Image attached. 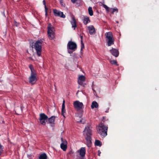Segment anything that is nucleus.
<instances>
[{
	"label": "nucleus",
	"instance_id": "1",
	"mask_svg": "<svg viewBox=\"0 0 159 159\" xmlns=\"http://www.w3.org/2000/svg\"><path fill=\"white\" fill-rule=\"evenodd\" d=\"M107 129L108 127L104 125L103 120L97 126L98 133L103 137H105L107 135Z\"/></svg>",
	"mask_w": 159,
	"mask_h": 159
},
{
	"label": "nucleus",
	"instance_id": "2",
	"mask_svg": "<svg viewBox=\"0 0 159 159\" xmlns=\"http://www.w3.org/2000/svg\"><path fill=\"white\" fill-rule=\"evenodd\" d=\"M29 68L31 71L30 75L29 78V82L31 84L34 85L35 84L37 81V74L32 65L30 64Z\"/></svg>",
	"mask_w": 159,
	"mask_h": 159
},
{
	"label": "nucleus",
	"instance_id": "3",
	"mask_svg": "<svg viewBox=\"0 0 159 159\" xmlns=\"http://www.w3.org/2000/svg\"><path fill=\"white\" fill-rule=\"evenodd\" d=\"M43 42L41 40L37 41L33 45L32 47L35 50L36 53L38 57L41 55L42 52V46Z\"/></svg>",
	"mask_w": 159,
	"mask_h": 159
},
{
	"label": "nucleus",
	"instance_id": "4",
	"mask_svg": "<svg viewBox=\"0 0 159 159\" xmlns=\"http://www.w3.org/2000/svg\"><path fill=\"white\" fill-rule=\"evenodd\" d=\"M106 39L107 41V44L108 46H110L114 44V39L112 33L109 32L105 33Z\"/></svg>",
	"mask_w": 159,
	"mask_h": 159
},
{
	"label": "nucleus",
	"instance_id": "5",
	"mask_svg": "<svg viewBox=\"0 0 159 159\" xmlns=\"http://www.w3.org/2000/svg\"><path fill=\"white\" fill-rule=\"evenodd\" d=\"M54 28L50 24H49L48 27V34L49 38L50 39H53L54 37Z\"/></svg>",
	"mask_w": 159,
	"mask_h": 159
},
{
	"label": "nucleus",
	"instance_id": "6",
	"mask_svg": "<svg viewBox=\"0 0 159 159\" xmlns=\"http://www.w3.org/2000/svg\"><path fill=\"white\" fill-rule=\"evenodd\" d=\"M77 48V46L75 43L71 41H69L67 45V48L73 51H75Z\"/></svg>",
	"mask_w": 159,
	"mask_h": 159
},
{
	"label": "nucleus",
	"instance_id": "7",
	"mask_svg": "<svg viewBox=\"0 0 159 159\" xmlns=\"http://www.w3.org/2000/svg\"><path fill=\"white\" fill-rule=\"evenodd\" d=\"M73 105L75 108L77 110H81L84 107L83 103L80 102L79 101L74 102Z\"/></svg>",
	"mask_w": 159,
	"mask_h": 159
},
{
	"label": "nucleus",
	"instance_id": "8",
	"mask_svg": "<svg viewBox=\"0 0 159 159\" xmlns=\"http://www.w3.org/2000/svg\"><path fill=\"white\" fill-rule=\"evenodd\" d=\"M92 127L90 126L85 127L84 131V136H91L92 135Z\"/></svg>",
	"mask_w": 159,
	"mask_h": 159
},
{
	"label": "nucleus",
	"instance_id": "9",
	"mask_svg": "<svg viewBox=\"0 0 159 159\" xmlns=\"http://www.w3.org/2000/svg\"><path fill=\"white\" fill-rule=\"evenodd\" d=\"M61 142L60 144L61 148L63 151H66L67 148V141L62 138H61Z\"/></svg>",
	"mask_w": 159,
	"mask_h": 159
},
{
	"label": "nucleus",
	"instance_id": "10",
	"mask_svg": "<svg viewBox=\"0 0 159 159\" xmlns=\"http://www.w3.org/2000/svg\"><path fill=\"white\" fill-rule=\"evenodd\" d=\"M57 116H52L49 118H48V116L43 113H41L39 114V119H55L57 118Z\"/></svg>",
	"mask_w": 159,
	"mask_h": 159
},
{
	"label": "nucleus",
	"instance_id": "11",
	"mask_svg": "<svg viewBox=\"0 0 159 159\" xmlns=\"http://www.w3.org/2000/svg\"><path fill=\"white\" fill-rule=\"evenodd\" d=\"M53 12L56 16H58L63 18H65L66 16L63 14V12L58 11L56 9H53Z\"/></svg>",
	"mask_w": 159,
	"mask_h": 159
},
{
	"label": "nucleus",
	"instance_id": "12",
	"mask_svg": "<svg viewBox=\"0 0 159 159\" xmlns=\"http://www.w3.org/2000/svg\"><path fill=\"white\" fill-rule=\"evenodd\" d=\"M77 152L79 153L80 156L82 158H83L85 156L86 153V148L85 147H82L79 150L77 151Z\"/></svg>",
	"mask_w": 159,
	"mask_h": 159
},
{
	"label": "nucleus",
	"instance_id": "13",
	"mask_svg": "<svg viewBox=\"0 0 159 159\" xmlns=\"http://www.w3.org/2000/svg\"><path fill=\"white\" fill-rule=\"evenodd\" d=\"M86 141L87 145L88 147H90L91 146L92 139L91 136H84Z\"/></svg>",
	"mask_w": 159,
	"mask_h": 159
},
{
	"label": "nucleus",
	"instance_id": "14",
	"mask_svg": "<svg viewBox=\"0 0 159 159\" xmlns=\"http://www.w3.org/2000/svg\"><path fill=\"white\" fill-rule=\"evenodd\" d=\"M110 51L112 54L116 57H117L118 56L119 53L117 49L112 48Z\"/></svg>",
	"mask_w": 159,
	"mask_h": 159
},
{
	"label": "nucleus",
	"instance_id": "15",
	"mask_svg": "<svg viewBox=\"0 0 159 159\" xmlns=\"http://www.w3.org/2000/svg\"><path fill=\"white\" fill-rule=\"evenodd\" d=\"M70 23L72 25V27L73 28L74 30H75V28L77 27V25L76 20L74 16L72 17L71 21H70Z\"/></svg>",
	"mask_w": 159,
	"mask_h": 159
},
{
	"label": "nucleus",
	"instance_id": "16",
	"mask_svg": "<svg viewBox=\"0 0 159 159\" xmlns=\"http://www.w3.org/2000/svg\"><path fill=\"white\" fill-rule=\"evenodd\" d=\"M88 30H89V33L90 34H92L95 32V29L94 26L92 25L89 26L88 27Z\"/></svg>",
	"mask_w": 159,
	"mask_h": 159
},
{
	"label": "nucleus",
	"instance_id": "17",
	"mask_svg": "<svg viewBox=\"0 0 159 159\" xmlns=\"http://www.w3.org/2000/svg\"><path fill=\"white\" fill-rule=\"evenodd\" d=\"M65 101L63 100L62 106V109H61V114L65 118V114L66 113V110L65 109Z\"/></svg>",
	"mask_w": 159,
	"mask_h": 159
},
{
	"label": "nucleus",
	"instance_id": "18",
	"mask_svg": "<svg viewBox=\"0 0 159 159\" xmlns=\"http://www.w3.org/2000/svg\"><path fill=\"white\" fill-rule=\"evenodd\" d=\"M90 20L89 17L86 16L83 20V22L84 24L86 25L88 23L90 22Z\"/></svg>",
	"mask_w": 159,
	"mask_h": 159
},
{
	"label": "nucleus",
	"instance_id": "19",
	"mask_svg": "<svg viewBox=\"0 0 159 159\" xmlns=\"http://www.w3.org/2000/svg\"><path fill=\"white\" fill-rule=\"evenodd\" d=\"M98 105L97 102L96 101H93L92 102L91 105V107L92 109L94 108H97L98 107Z\"/></svg>",
	"mask_w": 159,
	"mask_h": 159
},
{
	"label": "nucleus",
	"instance_id": "20",
	"mask_svg": "<svg viewBox=\"0 0 159 159\" xmlns=\"http://www.w3.org/2000/svg\"><path fill=\"white\" fill-rule=\"evenodd\" d=\"M47 156L45 153L41 154L39 157V159H47Z\"/></svg>",
	"mask_w": 159,
	"mask_h": 159
},
{
	"label": "nucleus",
	"instance_id": "21",
	"mask_svg": "<svg viewBox=\"0 0 159 159\" xmlns=\"http://www.w3.org/2000/svg\"><path fill=\"white\" fill-rule=\"evenodd\" d=\"M101 5L104 8H105V9L107 11V12H110V8H109L106 5H105L102 3Z\"/></svg>",
	"mask_w": 159,
	"mask_h": 159
},
{
	"label": "nucleus",
	"instance_id": "22",
	"mask_svg": "<svg viewBox=\"0 0 159 159\" xmlns=\"http://www.w3.org/2000/svg\"><path fill=\"white\" fill-rule=\"evenodd\" d=\"M95 144L96 146L100 147L102 145V143L100 141L98 140H96L95 142Z\"/></svg>",
	"mask_w": 159,
	"mask_h": 159
},
{
	"label": "nucleus",
	"instance_id": "23",
	"mask_svg": "<svg viewBox=\"0 0 159 159\" xmlns=\"http://www.w3.org/2000/svg\"><path fill=\"white\" fill-rule=\"evenodd\" d=\"M110 11H111V13L112 14H113L115 12L117 13L118 11L117 8H110Z\"/></svg>",
	"mask_w": 159,
	"mask_h": 159
},
{
	"label": "nucleus",
	"instance_id": "24",
	"mask_svg": "<svg viewBox=\"0 0 159 159\" xmlns=\"http://www.w3.org/2000/svg\"><path fill=\"white\" fill-rule=\"evenodd\" d=\"M88 11L89 15L90 16H92L93 15V11L92 8L91 7H89L88 8Z\"/></svg>",
	"mask_w": 159,
	"mask_h": 159
},
{
	"label": "nucleus",
	"instance_id": "25",
	"mask_svg": "<svg viewBox=\"0 0 159 159\" xmlns=\"http://www.w3.org/2000/svg\"><path fill=\"white\" fill-rule=\"evenodd\" d=\"M48 123L50 124L51 126H53L54 124V120H48Z\"/></svg>",
	"mask_w": 159,
	"mask_h": 159
},
{
	"label": "nucleus",
	"instance_id": "26",
	"mask_svg": "<svg viewBox=\"0 0 159 159\" xmlns=\"http://www.w3.org/2000/svg\"><path fill=\"white\" fill-rule=\"evenodd\" d=\"M111 63L113 65H115L116 66H118V65L117 63V62L116 60H111L110 61Z\"/></svg>",
	"mask_w": 159,
	"mask_h": 159
},
{
	"label": "nucleus",
	"instance_id": "27",
	"mask_svg": "<svg viewBox=\"0 0 159 159\" xmlns=\"http://www.w3.org/2000/svg\"><path fill=\"white\" fill-rule=\"evenodd\" d=\"M48 120H40V122L43 125H44Z\"/></svg>",
	"mask_w": 159,
	"mask_h": 159
},
{
	"label": "nucleus",
	"instance_id": "28",
	"mask_svg": "<svg viewBox=\"0 0 159 159\" xmlns=\"http://www.w3.org/2000/svg\"><path fill=\"white\" fill-rule=\"evenodd\" d=\"M79 80L80 81H84L85 80V77L83 75H80L79 77Z\"/></svg>",
	"mask_w": 159,
	"mask_h": 159
},
{
	"label": "nucleus",
	"instance_id": "29",
	"mask_svg": "<svg viewBox=\"0 0 159 159\" xmlns=\"http://www.w3.org/2000/svg\"><path fill=\"white\" fill-rule=\"evenodd\" d=\"M77 122L79 123L84 124L85 122V120H79V121H77Z\"/></svg>",
	"mask_w": 159,
	"mask_h": 159
},
{
	"label": "nucleus",
	"instance_id": "30",
	"mask_svg": "<svg viewBox=\"0 0 159 159\" xmlns=\"http://www.w3.org/2000/svg\"><path fill=\"white\" fill-rule=\"evenodd\" d=\"M60 2L61 6L64 7H65V4L64 3L63 1L62 0H60Z\"/></svg>",
	"mask_w": 159,
	"mask_h": 159
},
{
	"label": "nucleus",
	"instance_id": "31",
	"mask_svg": "<svg viewBox=\"0 0 159 159\" xmlns=\"http://www.w3.org/2000/svg\"><path fill=\"white\" fill-rule=\"evenodd\" d=\"M83 81H78V83L79 84L81 85H82L83 86H84V84L83 83Z\"/></svg>",
	"mask_w": 159,
	"mask_h": 159
},
{
	"label": "nucleus",
	"instance_id": "32",
	"mask_svg": "<svg viewBox=\"0 0 159 159\" xmlns=\"http://www.w3.org/2000/svg\"><path fill=\"white\" fill-rule=\"evenodd\" d=\"M81 43V51H82L83 50V49L84 48V44L83 42Z\"/></svg>",
	"mask_w": 159,
	"mask_h": 159
},
{
	"label": "nucleus",
	"instance_id": "33",
	"mask_svg": "<svg viewBox=\"0 0 159 159\" xmlns=\"http://www.w3.org/2000/svg\"><path fill=\"white\" fill-rule=\"evenodd\" d=\"M45 15L46 16H47L48 15L47 10H48V8L47 7H45Z\"/></svg>",
	"mask_w": 159,
	"mask_h": 159
},
{
	"label": "nucleus",
	"instance_id": "34",
	"mask_svg": "<svg viewBox=\"0 0 159 159\" xmlns=\"http://www.w3.org/2000/svg\"><path fill=\"white\" fill-rule=\"evenodd\" d=\"M74 152L72 150L70 151L69 153V154L71 156H72L73 155V154H74Z\"/></svg>",
	"mask_w": 159,
	"mask_h": 159
},
{
	"label": "nucleus",
	"instance_id": "35",
	"mask_svg": "<svg viewBox=\"0 0 159 159\" xmlns=\"http://www.w3.org/2000/svg\"><path fill=\"white\" fill-rule=\"evenodd\" d=\"M43 4L44 5V8H45V7H46V2L45 0H43Z\"/></svg>",
	"mask_w": 159,
	"mask_h": 159
},
{
	"label": "nucleus",
	"instance_id": "36",
	"mask_svg": "<svg viewBox=\"0 0 159 159\" xmlns=\"http://www.w3.org/2000/svg\"><path fill=\"white\" fill-rule=\"evenodd\" d=\"M80 38L81 39V43H82L83 42V36H80Z\"/></svg>",
	"mask_w": 159,
	"mask_h": 159
},
{
	"label": "nucleus",
	"instance_id": "37",
	"mask_svg": "<svg viewBox=\"0 0 159 159\" xmlns=\"http://www.w3.org/2000/svg\"><path fill=\"white\" fill-rule=\"evenodd\" d=\"M78 0H71V2L74 3H75Z\"/></svg>",
	"mask_w": 159,
	"mask_h": 159
},
{
	"label": "nucleus",
	"instance_id": "38",
	"mask_svg": "<svg viewBox=\"0 0 159 159\" xmlns=\"http://www.w3.org/2000/svg\"><path fill=\"white\" fill-rule=\"evenodd\" d=\"M98 156H100V154L101 153V152L99 150H98Z\"/></svg>",
	"mask_w": 159,
	"mask_h": 159
},
{
	"label": "nucleus",
	"instance_id": "39",
	"mask_svg": "<svg viewBox=\"0 0 159 159\" xmlns=\"http://www.w3.org/2000/svg\"><path fill=\"white\" fill-rule=\"evenodd\" d=\"M68 52L70 54H71L73 52L72 51H69V50L68 51Z\"/></svg>",
	"mask_w": 159,
	"mask_h": 159
},
{
	"label": "nucleus",
	"instance_id": "40",
	"mask_svg": "<svg viewBox=\"0 0 159 159\" xmlns=\"http://www.w3.org/2000/svg\"><path fill=\"white\" fill-rule=\"evenodd\" d=\"M82 115L81 114H80V115L79 116V118H82Z\"/></svg>",
	"mask_w": 159,
	"mask_h": 159
},
{
	"label": "nucleus",
	"instance_id": "41",
	"mask_svg": "<svg viewBox=\"0 0 159 159\" xmlns=\"http://www.w3.org/2000/svg\"><path fill=\"white\" fill-rule=\"evenodd\" d=\"M109 109H108L107 110L105 111V112L106 113H108V112Z\"/></svg>",
	"mask_w": 159,
	"mask_h": 159
},
{
	"label": "nucleus",
	"instance_id": "42",
	"mask_svg": "<svg viewBox=\"0 0 159 159\" xmlns=\"http://www.w3.org/2000/svg\"><path fill=\"white\" fill-rule=\"evenodd\" d=\"M93 92H96L95 90H94L93 89Z\"/></svg>",
	"mask_w": 159,
	"mask_h": 159
},
{
	"label": "nucleus",
	"instance_id": "43",
	"mask_svg": "<svg viewBox=\"0 0 159 159\" xmlns=\"http://www.w3.org/2000/svg\"><path fill=\"white\" fill-rule=\"evenodd\" d=\"M2 123H4V121H3V120H2Z\"/></svg>",
	"mask_w": 159,
	"mask_h": 159
},
{
	"label": "nucleus",
	"instance_id": "44",
	"mask_svg": "<svg viewBox=\"0 0 159 159\" xmlns=\"http://www.w3.org/2000/svg\"><path fill=\"white\" fill-rule=\"evenodd\" d=\"M1 1V0H0V1Z\"/></svg>",
	"mask_w": 159,
	"mask_h": 159
}]
</instances>
